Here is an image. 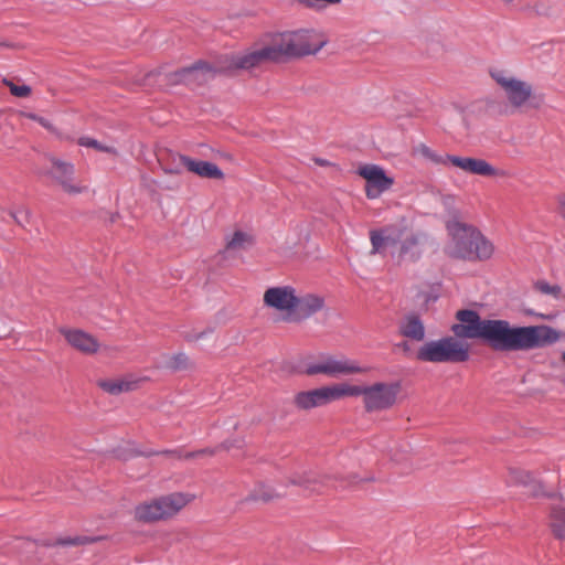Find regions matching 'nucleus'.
<instances>
[{"label":"nucleus","mask_w":565,"mask_h":565,"mask_svg":"<svg viewBox=\"0 0 565 565\" xmlns=\"http://www.w3.org/2000/svg\"><path fill=\"white\" fill-rule=\"evenodd\" d=\"M356 173L365 179V195L369 200L379 199L394 183V179L388 177L379 164L367 163L361 166Z\"/></svg>","instance_id":"10"},{"label":"nucleus","mask_w":565,"mask_h":565,"mask_svg":"<svg viewBox=\"0 0 565 565\" xmlns=\"http://www.w3.org/2000/svg\"><path fill=\"white\" fill-rule=\"evenodd\" d=\"M29 118L38 121L42 127H44L46 129H51L52 128L51 121L49 119L44 118V117L38 116L35 114H30Z\"/></svg>","instance_id":"37"},{"label":"nucleus","mask_w":565,"mask_h":565,"mask_svg":"<svg viewBox=\"0 0 565 565\" xmlns=\"http://www.w3.org/2000/svg\"><path fill=\"white\" fill-rule=\"evenodd\" d=\"M399 332L403 337L422 341L425 338V327L423 321L417 315H407L399 327Z\"/></svg>","instance_id":"19"},{"label":"nucleus","mask_w":565,"mask_h":565,"mask_svg":"<svg viewBox=\"0 0 565 565\" xmlns=\"http://www.w3.org/2000/svg\"><path fill=\"white\" fill-rule=\"evenodd\" d=\"M324 42L311 43V33L297 31L280 34L271 45L258 50L233 54L228 67L231 70L249 71L264 62H285L290 58L302 57L318 53Z\"/></svg>","instance_id":"2"},{"label":"nucleus","mask_w":565,"mask_h":565,"mask_svg":"<svg viewBox=\"0 0 565 565\" xmlns=\"http://www.w3.org/2000/svg\"><path fill=\"white\" fill-rule=\"evenodd\" d=\"M157 454L172 456V457H174L177 459L190 460V459H194V458H198L200 456H203V455H213L214 454V449L203 448V449H199V450H195V451H186V452H183L181 449H166V450H162V451H150V452H146L143 455L149 457L151 455H157Z\"/></svg>","instance_id":"22"},{"label":"nucleus","mask_w":565,"mask_h":565,"mask_svg":"<svg viewBox=\"0 0 565 565\" xmlns=\"http://www.w3.org/2000/svg\"><path fill=\"white\" fill-rule=\"evenodd\" d=\"M399 385L375 383L367 386L364 407L366 412L372 413L392 407L397 398Z\"/></svg>","instance_id":"12"},{"label":"nucleus","mask_w":565,"mask_h":565,"mask_svg":"<svg viewBox=\"0 0 565 565\" xmlns=\"http://www.w3.org/2000/svg\"><path fill=\"white\" fill-rule=\"evenodd\" d=\"M98 540H99V537L86 536V535L74 536V537L67 536V537L57 539L54 543H47L46 545L47 546H55V545L74 546V545H84V544H88V543H94V542H97Z\"/></svg>","instance_id":"28"},{"label":"nucleus","mask_w":565,"mask_h":565,"mask_svg":"<svg viewBox=\"0 0 565 565\" xmlns=\"http://www.w3.org/2000/svg\"><path fill=\"white\" fill-rule=\"evenodd\" d=\"M50 161L52 163V170L49 174L58 182L65 192L71 194H78L83 192L82 186L74 185L72 183L75 172V167L72 162H67L55 157H51Z\"/></svg>","instance_id":"16"},{"label":"nucleus","mask_w":565,"mask_h":565,"mask_svg":"<svg viewBox=\"0 0 565 565\" xmlns=\"http://www.w3.org/2000/svg\"><path fill=\"white\" fill-rule=\"evenodd\" d=\"M178 159L188 171L195 173L201 178L222 180L224 179V172L222 169L211 162L205 160H195L185 154H179Z\"/></svg>","instance_id":"17"},{"label":"nucleus","mask_w":565,"mask_h":565,"mask_svg":"<svg viewBox=\"0 0 565 565\" xmlns=\"http://www.w3.org/2000/svg\"><path fill=\"white\" fill-rule=\"evenodd\" d=\"M449 232L450 257L468 262H483L492 257L494 245L477 227L456 222L449 226Z\"/></svg>","instance_id":"4"},{"label":"nucleus","mask_w":565,"mask_h":565,"mask_svg":"<svg viewBox=\"0 0 565 565\" xmlns=\"http://www.w3.org/2000/svg\"><path fill=\"white\" fill-rule=\"evenodd\" d=\"M334 401L335 398L332 385L301 391L294 397V404L300 411H310L312 408L322 407Z\"/></svg>","instance_id":"15"},{"label":"nucleus","mask_w":565,"mask_h":565,"mask_svg":"<svg viewBox=\"0 0 565 565\" xmlns=\"http://www.w3.org/2000/svg\"><path fill=\"white\" fill-rule=\"evenodd\" d=\"M213 331L214 330L212 328H206L202 332L185 335V339H186V341H199V340L207 337L209 334L213 333Z\"/></svg>","instance_id":"36"},{"label":"nucleus","mask_w":565,"mask_h":565,"mask_svg":"<svg viewBox=\"0 0 565 565\" xmlns=\"http://www.w3.org/2000/svg\"><path fill=\"white\" fill-rule=\"evenodd\" d=\"M292 483H299V484H305V481L303 482H297L296 480H292Z\"/></svg>","instance_id":"44"},{"label":"nucleus","mask_w":565,"mask_h":565,"mask_svg":"<svg viewBox=\"0 0 565 565\" xmlns=\"http://www.w3.org/2000/svg\"><path fill=\"white\" fill-rule=\"evenodd\" d=\"M418 151L423 158L434 164L450 166V160L447 158H450L451 154H440L426 145H420Z\"/></svg>","instance_id":"25"},{"label":"nucleus","mask_w":565,"mask_h":565,"mask_svg":"<svg viewBox=\"0 0 565 565\" xmlns=\"http://www.w3.org/2000/svg\"><path fill=\"white\" fill-rule=\"evenodd\" d=\"M562 359L565 362V352L563 353Z\"/></svg>","instance_id":"46"},{"label":"nucleus","mask_w":565,"mask_h":565,"mask_svg":"<svg viewBox=\"0 0 565 565\" xmlns=\"http://www.w3.org/2000/svg\"><path fill=\"white\" fill-rule=\"evenodd\" d=\"M4 83L9 86L11 94L15 97H26L31 93V87L29 85H15L7 79Z\"/></svg>","instance_id":"35"},{"label":"nucleus","mask_w":565,"mask_h":565,"mask_svg":"<svg viewBox=\"0 0 565 565\" xmlns=\"http://www.w3.org/2000/svg\"><path fill=\"white\" fill-rule=\"evenodd\" d=\"M60 331L73 348L84 353H95L99 348L97 340L82 330L62 328Z\"/></svg>","instance_id":"18"},{"label":"nucleus","mask_w":565,"mask_h":565,"mask_svg":"<svg viewBox=\"0 0 565 565\" xmlns=\"http://www.w3.org/2000/svg\"><path fill=\"white\" fill-rule=\"evenodd\" d=\"M366 371V367L360 366L355 361L348 358L337 359L333 355H326L318 362L309 363L306 366L305 373L307 375L324 374L330 377H339Z\"/></svg>","instance_id":"7"},{"label":"nucleus","mask_w":565,"mask_h":565,"mask_svg":"<svg viewBox=\"0 0 565 565\" xmlns=\"http://www.w3.org/2000/svg\"><path fill=\"white\" fill-rule=\"evenodd\" d=\"M318 2H323L327 4H338L341 0H306V4L309 7H313Z\"/></svg>","instance_id":"38"},{"label":"nucleus","mask_w":565,"mask_h":565,"mask_svg":"<svg viewBox=\"0 0 565 565\" xmlns=\"http://www.w3.org/2000/svg\"><path fill=\"white\" fill-rule=\"evenodd\" d=\"M535 288L544 295L553 296L555 299H561V297L563 295V290L559 285H557V284L551 285L550 282H547L545 280H539L535 284Z\"/></svg>","instance_id":"32"},{"label":"nucleus","mask_w":565,"mask_h":565,"mask_svg":"<svg viewBox=\"0 0 565 565\" xmlns=\"http://www.w3.org/2000/svg\"><path fill=\"white\" fill-rule=\"evenodd\" d=\"M512 478L515 482L530 487V492L534 497H552L551 492L543 490V484L534 480L533 476L523 470H515L511 472Z\"/></svg>","instance_id":"20"},{"label":"nucleus","mask_w":565,"mask_h":565,"mask_svg":"<svg viewBox=\"0 0 565 565\" xmlns=\"http://www.w3.org/2000/svg\"><path fill=\"white\" fill-rule=\"evenodd\" d=\"M216 70L209 63L198 61L170 74L173 84H204L215 77Z\"/></svg>","instance_id":"14"},{"label":"nucleus","mask_w":565,"mask_h":565,"mask_svg":"<svg viewBox=\"0 0 565 565\" xmlns=\"http://www.w3.org/2000/svg\"><path fill=\"white\" fill-rule=\"evenodd\" d=\"M359 481H360V479L358 478V476H351L348 479V486H351V484L356 483Z\"/></svg>","instance_id":"41"},{"label":"nucleus","mask_w":565,"mask_h":565,"mask_svg":"<svg viewBox=\"0 0 565 565\" xmlns=\"http://www.w3.org/2000/svg\"><path fill=\"white\" fill-rule=\"evenodd\" d=\"M188 503L183 493H172L167 497L145 502L136 507V519L142 522H154L172 516Z\"/></svg>","instance_id":"6"},{"label":"nucleus","mask_w":565,"mask_h":565,"mask_svg":"<svg viewBox=\"0 0 565 565\" xmlns=\"http://www.w3.org/2000/svg\"><path fill=\"white\" fill-rule=\"evenodd\" d=\"M490 75L502 87L509 103L513 107L520 108L530 99L533 89L529 83L513 76H508L503 70H491Z\"/></svg>","instance_id":"8"},{"label":"nucleus","mask_w":565,"mask_h":565,"mask_svg":"<svg viewBox=\"0 0 565 565\" xmlns=\"http://www.w3.org/2000/svg\"><path fill=\"white\" fill-rule=\"evenodd\" d=\"M137 385V382L126 381L121 379L116 380H104L99 382V386L107 393L111 395H117L122 392H129L134 390Z\"/></svg>","instance_id":"21"},{"label":"nucleus","mask_w":565,"mask_h":565,"mask_svg":"<svg viewBox=\"0 0 565 565\" xmlns=\"http://www.w3.org/2000/svg\"><path fill=\"white\" fill-rule=\"evenodd\" d=\"M324 307V297L313 292H298L296 290V300L290 316H284L282 319L287 322L300 323L323 310Z\"/></svg>","instance_id":"11"},{"label":"nucleus","mask_w":565,"mask_h":565,"mask_svg":"<svg viewBox=\"0 0 565 565\" xmlns=\"http://www.w3.org/2000/svg\"><path fill=\"white\" fill-rule=\"evenodd\" d=\"M7 44L4 42H0V46H6Z\"/></svg>","instance_id":"45"},{"label":"nucleus","mask_w":565,"mask_h":565,"mask_svg":"<svg viewBox=\"0 0 565 565\" xmlns=\"http://www.w3.org/2000/svg\"><path fill=\"white\" fill-rule=\"evenodd\" d=\"M164 171L170 174H179L181 173V168L179 166H174L169 169H166Z\"/></svg>","instance_id":"40"},{"label":"nucleus","mask_w":565,"mask_h":565,"mask_svg":"<svg viewBox=\"0 0 565 565\" xmlns=\"http://www.w3.org/2000/svg\"><path fill=\"white\" fill-rule=\"evenodd\" d=\"M551 527L554 535L559 540H565V508L554 507L551 512Z\"/></svg>","instance_id":"24"},{"label":"nucleus","mask_w":565,"mask_h":565,"mask_svg":"<svg viewBox=\"0 0 565 565\" xmlns=\"http://www.w3.org/2000/svg\"><path fill=\"white\" fill-rule=\"evenodd\" d=\"M405 350L408 349V343L407 342H404L403 344H401Z\"/></svg>","instance_id":"43"},{"label":"nucleus","mask_w":565,"mask_h":565,"mask_svg":"<svg viewBox=\"0 0 565 565\" xmlns=\"http://www.w3.org/2000/svg\"><path fill=\"white\" fill-rule=\"evenodd\" d=\"M14 222L21 227H26L31 222V211L24 206H20L9 212Z\"/></svg>","instance_id":"31"},{"label":"nucleus","mask_w":565,"mask_h":565,"mask_svg":"<svg viewBox=\"0 0 565 565\" xmlns=\"http://www.w3.org/2000/svg\"><path fill=\"white\" fill-rule=\"evenodd\" d=\"M450 160V164L461 169L465 172H469L473 162L475 158L471 157H459V156H452L450 158H447Z\"/></svg>","instance_id":"34"},{"label":"nucleus","mask_w":565,"mask_h":565,"mask_svg":"<svg viewBox=\"0 0 565 565\" xmlns=\"http://www.w3.org/2000/svg\"><path fill=\"white\" fill-rule=\"evenodd\" d=\"M456 318L460 323L451 327V331L458 338L477 339L482 342L490 319L481 318V316L472 309H462L456 313Z\"/></svg>","instance_id":"9"},{"label":"nucleus","mask_w":565,"mask_h":565,"mask_svg":"<svg viewBox=\"0 0 565 565\" xmlns=\"http://www.w3.org/2000/svg\"><path fill=\"white\" fill-rule=\"evenodd\" d=\"M296 300V288L291 285L273 286L265 290L263 301L264 306L280 312L284 316H290Z\"/></svg>","instance_id":"13"},{"label":"nucleus","mask_w":565,"mask_h":565,"mask_svg":"<svg viewBox=\"0 0 565 565\" xmlns=\"http://www.w3.org/2000/svg\"><path fill=\"white\" fill-rule=\"evenodd\" d=\"M558 339V331L550 326H515L490 319L482 343L495 352H519L544 348Z\"/></svg>","instance_id":"1"},{"label":"nucleus","mask_w":565,"mask_h":565,"mask_svg":"<svg viewBox=\"0 0 565 565\" xmlns=\"http://www.w3.org/2000/svg\"><path fill=\"white\" fill-rule=\"evenodd\" d=\"M190 366L191 361L184 352L174 353L166 363V367L173 372L188 370Z\"/></svg>","instance_id":"27"},{"label":"nucleus","mask_w":565,"mask_h":565,"mask_svg":"<svg viewBox=\"0 0 565 565\" xmlns=\"http://www.w3.org/2000/svg\"><path fill=\"white\" fill-rule=\"evenodd\" d=\"M78 145L82 147L94 148L96 150L109 153H116L117 150L114 147H108L100 143L98 140L84 136L78 139Z\"/></svg>","instance_id":"33"},{"label":"nucleus","mask_w":565,"mask_h":565,"mask_svg":"<svg viewBox=\"0 0 565 565\" xmlns=\"http://www.w3.org/2000/svg\"><path fill=\"white\" fill-rule=\"evenodd\" d=\"M468 345L462 344L452 337L425 342L416 352V359L422 362H466L469 360Z\"/></svg>","instance_id":"5"},{"label":"nucleus","mask_w":565,"mask_h":565,"mask_svg":"<svg viewBox=\"0 0 565 565\" xmlns=\"http://www.w3.org/2000/svg\"><path fill=\"white\" fill-rule=\"evenodd\" d=\"M313 160L320 167H329L332 164L329 160L323 158H315Z\"/></svg>","instance_id":"39"},{"label":"nucleus","mask_w":565,"mask_h":565,"mask_svg":"<svg viewBox=\"0 0 565 565\" xmlns=\"http://www.w3.org/2000/svg\"><path fill=\"white\" fill-rule=\"evenodd\" d=\"M469 173L482 177H495L498 170L484 159L475 158Z\"/></svg>","instance_id":"26"},{"label":"nucleus","mask_w":565,"mask_h":565,"mask_svg":"<svg viewBox=\"0 0 565 565\" xmlns=\"http://www.w3.org/2000/svg\"><path fill=\"white\" fill-rule=\"evenodd\" d=\"M371 255H391L396 264L417 263L424 254L426 234L422 231L405 235V228L388 225L370 231Z\"/></svg>","instance_id":"3"},{"label":"nucleus","mask_w":565,"mask_h":565,"mask_svg":"<svg viewBox=\"0 0 565 565\" xmlns=\"http://www.w3.org/2000/svg\"><path fill=\"white\" fill-rule=\"evenodd\" d=\"M278 494L269 487L262 484L257 490L250 493L247 497V501H258L262 500L264 502H268L276 498Z\"/></svg>","instance_id":"30"},{"label":"nucleus","mask_w":565,"mask_h":565,"mask_svg":"<svg viewBox=\"0 0 565 565\" xmlns=\"http://www.w3.org/2000/svg\"><path fill=\"white\" fill-rule=\"evenodd\" d=\"M369 385H349V384H334L333 393L335 401L341 399L344 396H363V401L366 397V391Z\"/></svg>","instance_id":"23"},{"label":"nucleus","mask_w":565,"mask_h":565,"mask_svg":"<svg viewBox=\"0 0 565 565\" xmlns=\"http://www.w3.org/2000/svg\"><path fill=\"white\" fill-rule=\"evenodd\" d=\"M222 446L226 449H231L233 447V444H231L230 441H225L222 444Z\"/></svg>","instance_id":"42"},{"label":"nucleus","mask_w":565,"mask_h":565,"mask_svg":"<svg viewBox=\"0 0 565 565\" xmlns=\"http://www.w3.org/2000/svg\"><path fill=\"white\" fill-rule=\"evenodd\" d=\"M246 244H252V236L243 231H235L231 237L227 238V249H242Z\"/></svg>","instance_id":"29"}]
</instances>
